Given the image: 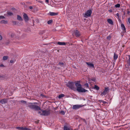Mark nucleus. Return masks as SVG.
<instances>
[{
  "label": "nucleus",
  "instance_id": "4c0bfd02",
  "mask_svg": "<svg viewBox=\"0 0 130 130\" xmlns=\"http://www.w3.org/2000/svg\"><path fill=\"white\" fill-rule=\"evenodd\" d=\"M85 85L87 87H88V84L87 83H86L85 84Z\"/></svg>",
  "mask_w": 130,
  "mask_h": 130
},
{
  "label": "nucleus",
  "instance_id": "e433bc0d",
  "mask_svg": "<svg viewBox=\"0 0 130 130\" xmlns=\"http://www.w3.org/2000/svg\"><path fill=\"white\" fill-rule=\"evenodd\" d=\"M2 37L1 35H0V40H2Z\"/></svg>",
  "mask_w": 130,
  "mask_h": 130
},
{
  "label": "nucleus",
  "instance_id": "4468645a",
  "mask_svg": "<svg viewBox=\"0 0 130 130\" xmlns=\"http://www.w3.org/2000/svg\"><path fill=\"white\" fill-rule=\"evenodd\" d=\"M57 44L59 45H66L65 43L64 42H57Z\"/></svg>",
  "mask_w": 130,
  "mask_h": 130
},
{
  "label": "nucleus",
  "instance_id": "9d476101",
  "mask_svg": "<svg viewBox=\"0 0 130 130\" xmlns=\"http://www.w3.org/2000/svg\"><path fill=\"white\" fill-rule=\"evenodd\" d=\"M49 14L51 16H55L57 15L58 14L57 13L50 12L49 13Z\"/></svg>",
  "mask_w": 130,
  "mask_h": 130
},
{
  "label": "nucleus",
  "instance_id": "a878e982",
  "mask_svg": "<svg viewBox=\"0 0 130 130\" xmlns=\"http://www.w3.org/2000/svg\"><path fill=\"white\" fill-rule=\"evenodd\" d=\"M53 22L52 20H50L48 21L47 22V23L48 24H51Z\"/></svg>",
  "mask_w": 130,
  "mask_h": 130
},
{
  "label": "nucleus",
  "instance_id": "f03ea898",
  "mask_svg": "<svg viewBox=\"0 0 130 130\" xmlns=\"http://www.w3.org/2000/svg\"><path fill=\"white\" fill-rule=\"evenodd\" d=\"M28 106L31 109L34 110H35L38 111L41 110V108L39 106L33 104V103H29Z\"/></svg>",
  "mask_w": 130,
  "mask_h": 130
},
{
  "label": "nucleus",
  "instance_id": "72a5a7b5",
  "mask_svg": "<svg viewBox=\"0 0 130 130\" xmlns=\"http://www.w3.org/2000/svg\"><path fill=\"white\" fill-rule=\"evenodd\" d=\"M11 37L12 38L13 37L15 36V34L14 33H12L11 35Z\"/></svg>",
  "mask_w": 130,
  "mask_h": 130
},
{
  "label": "nucleus",
  "instance_id": "6ab92c4d",
  "mask_svg": "<svg viewBox=\"0 0 130 130\" xmlns=\"http://www.w3.org/2000/svg\"><path fill=\"white\" fill-rule=\"evenodd\" d=\"M7 13L8 15L11 16L13 15V14L12 12L8 11L7 12Z\"/></svg>",
  "mask_w": 130,
  "mask_h": 130
},
{
  "label": "nucleus",
  "instance_id": "f257e3e1",
  "mask_svg": "<svg viewBox=\"0 0 130 130\" xmlns=\"http://www.w3.org/2000/svg\"><path fill=\"white\" fill-rule=\"evenodd\" d=\"M75 85L77 87L76 89L75 88L74 83L73 82H69L66 84L67 86L69 88L75 91L76 90L79 92H84L88 91L82 88L79 81H77L76 82Z\"/></svg>",
  "mask_w": 130,
  "mask_h": 130
},
{
  "label": "nucleus",
  "instance_id": "cd10ccee",
  "mask_svg": "<svg viewBox=\"0 0 130 130\" xmlns=\"http://www.w3.org/2000/svg\"><path fill=\"white\" fill-rule=\"evenodd\" d=\"M13 23L14 25H16L18 23V22L16 21H13L12 22Z\"/></svg>",
  "mask_w": 130,
  "mask_h": 130
},
{
  "label": "nucleus",
  "instance_id": "c756f323",
  "mask_svg": "<svg viewBox=\"0 0 130 130\" xmlns=\"http://www.w3.org/2000/svg\"><path fill=\"white\" fill-rule=\"evenodd\" d=\"M23 130H31L29 128L26 127H24Z\"/></svg>",
  "mask_w": 130,
  "mask_h": 130
},
{
  "label": "nucleus",
  "instance_id": "20e7f679",
  "mask_svg": "<svg viewBox=\"0 0 130 130\" xmlns=\"http://www.w3.org/2000/svg\"><path fill=\"white\" fill-rule=\"evenodd\" d=\"M42 113H41V115L43 116H48L50 114V110H42Z\"/></svg>",
  "mask_w": 130,
  "mask_h": 130
},
{
  "label": "nucleus",
  "instance_id": "f8f14e48",
  "mask_svg": "<svg viewBox=\"0 0 130 130\" xmlns=\"http://www.w3.org/2000/svg\"><path fill=\"white\" fill-rule=\"evenodd\" d=\"M93 88L96 90H98L99 89V87L97 85H95L94 87H93Z\"/></svg>",
  "mask_w": 130,
  "mask_h": 130
},
{
  "label": "nucleus",
  "instance_id": "c85d7f7f",
  "mask_svg": "<svg viewBox=\"0 0 130 130\" xmlns=\"http://www.w3.org/2000/svg\"><path fill=\"white\" fill-rule=\"evenodd\" d=\"M120 6V4H116L115 5V7L116 8H118V7H119Z\"/></svg>",
  "mask_w": 130,
  "mask_h": 130
},
{
  "label": "nucleus",
  "instance_id": "393cba45",
  "mask_svg": "<svg viewBox=\"0 0 130 130\" xmlns=\"http://www.w3.org/2000/svg\"><path fill=\"white\" fill-rule=\"evenodd\" d=\"M8 57L6 56H4L3 58V59L4 60H6L7 59Z\"/></svg>",
  "mask_w": 130,
  "mask_h": 130
},
{
  "label": "nucleus",
  "instance_id": "7c9ffc66",
  "mask_svg": "<svg viewBox=\"0 0 130 130\" xmlns=\"http://www.w3.org/2000/svg\"><path fill=\"white\" fill-rule=\"evenodd\" d=\"M111 38V37L110 36H109L107 37V39L108 40H110Z\"/></svg>",
  "mask_w": 130,
  "mask_h": 130
},
{
  "label": "nucleus",
  "instance_id": "1a4fd4ad",
  "mask_svg": "<svg viewBox=\"0 0 130 130\" xmlns=\"http://www.w3.org/2000/svg\"><path fill=\"white\" fill-rule=\"evenodd\" d=\"M8 102V99H4L1 100L0 101V103L2 104H5L7 103Z\"/></svg>",
  "mask_w": 130,
  "mask_h": 130
},
{
  "label": "nucleus",
  "instance_id": "3c124183",
  "mask_svg": "<svg viewBox=\"0 0 130 130\" xmlns=\"http://www.w3.org/2000/svg\"><path fill=\"white\" fill-rule=\"evenodd\" d=\"M1 77V76H0V77Z\"/></svg>",
  "mask_w": 130,
  "mask_h": 130
},
{
  "label": "nucleus",
  "instance_id": "ea45409f",
  "mask_svg": "<svg viewBox=\"0 0 130 130\" xmlns=\"http://www.w3.org/2000/svg\"><path fill=\"white\" fill-rule=\"evenodd\" d=\"M0 67H4V66L3 64H1L0 65Z\"/></svg>",
  "mask_w": 130,
  "mask_h": 130
},
{
  "label": "nucleus",
  "instance_id": "c9c22d12",
  "mask_svg": "<svg viewBox=\"0 0 130 130\" xmlns=\"http://www.w3.org/2000/svg\"><path fill=\"white\" fill-rule=\"evenodd\" d=\"M128 21L130 24V18L128 19Z\"/></svg>",
  "mask_w": 130,
  "mask_h": 130
},
{
  "label": "nucleus",
  "instance_id": "49530a36",
  "mask_svg": "<svg viewBox=\"0 0 130 130\" xmlns=\"http://www.w3.org/2000/svg\"><path fill=\"white\" fill-rule=\"evenodd\" d=\"M116 15L118 16V17H119V13H117V14H116Z\"/></svg>",
  "mask_w": 130,
  "mask_h": 130
},
{
  "label": "nucleus",
  "instance_id": "09e8293b",
  "mask_svg": "<svg viewBox=\"0 0 130 130\" xmlns=\"http://www.w3.org/2000/svg\"><path fill=\"white\" fill-rule=\"evenodd\" d=\"M38 113H39V114H41V113H41V112H40V111H39L38 112Z\"/></svg>",
  "mask_w": 130,
  "mask_h": 130
},
{
  "label": "nucleus",
  "instance_id": "a18cd8bd",
  "mask_svg": "<svg viewBox=\"0 0 130 130\" xmlns=\"http://www.w3.org/2000/svg\"><path fill=\"white\" fill-rule=\"evenodd\" d=\"M33 103V104H38V103L37 102H34V103Z\"/></svg>",
  "mask_w": 130,
  "mask_h": 130
},
{
  "label": "nucleus",
  "instance_id": "6e6552de",
  "mask_svg": "<svg viewBox=\"0 0 130 130\" xmlns=\"http://www.w3.org/2000/svg\"><path fill=\"white\" fill-rule=\"evenodd\" d=\"M74 34L76 37H79L81 35V34L80 32L77 30L75 31Z\"/></svg>",
  "mask_w": 130,
  "mask_h": 130
},
{
  "label": "nucleus",
  "instance_id": "ddd939ff",
  "mask_svg": "<svg viewBox=\"0 0 130 130\" xmlns=\"http://www.w3.org/2000/svg\"><path fill=\"white\" fill-rule=\"evenodd\" d=\"M121 27L122 30L124 31L126 29L125 27V26L123 24H121Z\"/></svg>",
  "mask_w": 130,
  "mask_h": 130
},
{
  "label": "nucleus",
  "instance_id": "8fccbe9b",
  "mask_svg": "<svg viewBox=\"0 0 130 130\" xmlns=\"http://www.w3.org/2000/svg\"><path fill=\"white\" fill-rule=\"evenodd\" d=\"M33 26H34V20H33Z\"/></svg>",
  "mask_w": 130,
  "mask_h": 130
},
{
  "label": "nucleus",
  "instance_id": "39448f33",
  "mask_svg": "<svg viewBox=\"0 0 130 130\" xmlns=\"http://www.w3.org/2000/svg\"><path fill=\"white\" fill-rule=\"evenodd\" d=\"M109 88L108 87H105V90L103 92L101 93V95L102 96L103 95H106L107 93V92Z\"/></svg>",
  "mask_w": 130,
  "mask_h": 130
},
{
  "label": "nucleus",
  "instance_id": "dca6fc26",
  "mask_svg": "<svg viewBox=\"0 0 130 130\" xmlns=\"http://www.w3.org/2000/svg\"><path fill=\"white\" fill-rule=\"evenodd\" d=\"M8 22L7 21L2 20L1 21V24H6Z\"/></svg>",
  "mask_w": 130,
  "mask_h": 130
},
{
  "label": "nucleus",
  "instance_id": "9b49d317",
  "mask_svg": "<svg viewBox=\"0 0 130 130\" xmlns=\"http://www.w3.org/2000/svg\"><path fill=\"white\" fill-rule=\"evenodd\" d=\"M86 63L87 64V65H88L89 67L91 68L94 67V65L93 64L89 63L88 62H87Z\"/></svg>",
  "mask_w": 130,
  "mask_h": 130
},
{
  "label": "nucleus",
  "instance_id": "423d86ee",
  "mask_svg": "<svg viewBox=\"0 0 130 130\" xmlns=\"http://www.w3.org/2000/svg\"><path fill=\"white\" fill-rule=\"evenodd\" d=\"M82 106L79 105H74L72 107V109H73L76 110L81 107Z\"/></svg>",
  "mask_w": 130,
  "mask_h": 130
},
{
  "label": "nucleus",
  "instance_id": "5701e85b",
  "mask_svg": "<svg viewBox=\"0 0 130 130\" xmlns=\"http://www.w3.org/2000/svg\"><path fill=\"white\" fill-rule=\"evenodd\" d=\"M58 65H60L61 66H63L64 65V63L63 62H59Z\"/></svg>",
  "mask_w": 130,
  "mask_h": 130
},
{
  "label": "nucleus",
  "instance_id": "a19ab883",
  "mask_svg": "<svg viewBox=\"0 0 130 130\" xmlns=\"http://www.w3.org/2000/svg\"><path fill=\"white\" fill-rule=\"evenodd\" d=\"M129 13H130V11H127V13L128 14H129Z\"/></svg>",
  "mask_w": 130,
  "mask_h": 130
},
{
  "label": "nucleus",
  "instance_id": "f704fd0d",
  "mask_svg": "<svg viewBox=\"0 0 130 130\" xmlns=\"http://www.w3.org/2000/svg\"><path fill=\"white\" fill-rule=\"evenodd\" d=\"M101 102H102L104 104H105L106 103V102L105 101H104L103 100H101L100 101Z\"/></svg>",
  "mask_w": 130,
  "mask_h": 130
},
{
  "label": "nucleus",
  "instance_id": "7ed1b4c3",
  "mask_svg": "<svg viewBox=\"0 0 130 130\" xmlns=\"http://www.w3.org/2000/svg\"><path fill=\"white\" fill-rule=\"evenodd\" d=\"M92 13V11L91 9H89L85 13H83V15L84 17L85 18H88L89 17H90L91 14Z\"/></svg>",
  "mask_w": 130,
  "mask_h": 130
},
{
  "label": "nucleus",
  "instance_id": "0eeeda50",
  "mask_svg": "<svg viewBox=\"0 0 130 130\" xmlns=\"http://www.w3.org/2000/svg\"><path fill=\"white\" fill-rule=\"evenodd\" d=\"M23 17L24 20L25 22H27L28 21L29 18L26 14L24 13L23 15Z\"/></svg>",
  "mask_w": 130,
  "mask_h": 130
},
{
  "label": "nucleus",
  "instance_id": "37998d69",
  "mask_svg": "<svg viewBox=\"0 0 130 130\" xmlns=\"http://www.w3.org/2000/svg\"><path fill=\"white\" fill-rule=\"evenodd\" d=\"M14 62V61L13 60H11L10 61V62L11 63H13Z\"/></svg>",
  "mask_w": 130,
  "mask_h": 130
},
{
  "label": "nucleus",
  "instance_id": "412c9836",
  "mask_svg": "<svg viewBox=\"0 0 130 130\" xmlns=\"http://www.w3.org/2000/svg\"><path fill=\"white\" fill-rule=\"evenodd\" d=\"M64 130H70V128L67 127L66 126H65L64 127Z\"/></svg>",
  "mask_w": 130,
  "mask_h": 130
},
{
  "label": "nucleus",
  "instance_id": "c03bdc74",
  "mask_svg": "<svg viewBox=\"0 0 130 130\" xmlns=\"http://www.w3.org/2000/svg\"><path fill=\"white\" fill-rule=\"evenodd\" d=\"M45 2L47 3H49V1L48 0H46Z\"/></svg>",
  "mask_w": 130,
  "mask_h": 130
},
{
  "label": "nucleus",
  "instance_id": "2f4dec72",
  "mask_svg": "<svg viewBox=\"0 0 130 130\" xmlns=\"http://www.w3.org/2000/svg\"><path fill=\"white\" fill-rule=\"evenodd\" d=\"M5 18V17L3 15L0 16V19H4Z\"/></svg>",
  "mask_w": 130,
  "mask_h": 130
},
{
  "label": "nucleus",
  "instance_id": "4be33fe9",
  "mask_svg": "<svg viewBox=\"0 0 130 130\" xmlns=\"http://www.w3.org/2000/svg\"><path fill=\"white\" fill-rule=\"evenodd\" d=\"M23 128L24 127H17L16 128L18 129L23 130Z\"/></svg>",
  "mask_w": 130,
  "mask_h": 130
},
{
  "label": "nucleus",
  "instance_id": "b1692460",
  "mask_svg": "<svg viewBox=\"0 0 130 130\" xmlns=\"http://www.w3.org/2000/svg\"><path fill=\"white\" fill-rule=\"evenodd\" d=\"M64 96V95L63 94H61L59 95L58 96V98H62Z\"/></svg>",
  "mask_w": 130,
  "mask_h": 130
},
{
  "label": "nucleus",
  "instance_id": "f3484780",
  "mask_svg": "<svg viewBox=\"0 0 130 130\" xmlns=\"http://www.w3.org/2000/svg\"><path fill=\"white\" fill-rule=\"evenodd\" d=\"M118 58V56L115 53L114 54L113 56V59L114 60H116Z\"/></svg>",
  "mask_w": 130,
  "mask_h": 130
},
{
  "label": "nucleus",
  "instance_id": "58836bf2",
  "mask_svg": "<svg viewBox=\"0 0 130 130\" xmlns=\"http://www.w3.org/2000/svg\"><path fill=\"white\" fill-rule=\"evenodd\" d=\"M9 43V41H7L5 43L7 45H8Z\"/></svg>",
  "mask_w": 130,
  "mask_h": 130
},
{
  "label": "nucleus",
  "instance_id": "79ce46f5",
  "mask_svg": "<svg viewBox=\"0 0 130 130\" xmlns=\"http://www.w3.org/2000/svg\"><path fill=\"white\" fill-rule=\"evenodd\" d=\"M29 8L30 9H32L33 7L32 6H30L29 7Z\"/></svg>",
  "mask_w": 130,
  "mask_h": 130
},
{
  "label": "nucleus",
  "instance_id": "a211bd4d",
  "mask_svg": "<svg viewBox=\"0 0 130 130\" xmlns=\"http://www.w3.org/2000/svg\"><path fill=\"white\" fill-rule=\"evenodd\" d=\"M17 19L19 21H22L23 20V19L21 16L18 15H17Z\"/></svg>",
  "mask_w": 130,
  "mask_h": 130
},
{
  "label": "nucleus",
  "instance_id": "bb28decb",
  "mask_svg": "<svg viewBox=\"0 0 130 130\" xmlns=\"http://www.w3.org/2000/svg\"><path fill=\"white\" fill-rule=\"evenodd\" d=\"M20 102L22 103H23V104H26V101H23V100L21 101H20Z\"/></svg>",
  "mask_w": 130,
  "mask_h": 130
},
{
  "label": "nucleus",
  "instance_id": "de8ad7c7",
  "mask_svg": "<svg viewBox=\"0 0 130 130\" xmlns=\"http://www.w3.org/2000/svg\"><path fill=\"white\" fill-rule=\"evenodd\" d=\"M109 11L110 12H112V10L110 9L109 10Z\"/></svg>",
  "mask_w": 130,
  "mask_h": 130
},
{
  "label": "nucleus",
  "instance_id": "473e14b6",
  "mask_svg": "<svg viewBox=\"0 0 130 130\" xmlns=\"http://www.w3.org/2000/svg\"><path fill=\"white\" fill-rule=\"evenodd\" d=\"M60 113L63 115H64L65 114V112L63 111H61L60 112Z\"/></svg>",
  "mask_w": 130,
  "mask_h": 130
},
{
  "label": "nucleus",
  "instance_id": "aec40b11",
  "mask_svg": "<svg viewBox=\"0 0 130 130\" xmlns=\"http://www.w3.org/2000/svg\"><path fill=\"white\" fill-rule=\"evenodd\" d=\"M128 59L127 60V62L128 64V66H130V55H128Z\"/></svg>",
  "mask_w": 130,
  "mask_h": 130
},
{
  "label": "nucleus",
  "instance_id": "2eb2a0df",
  "mask_svg": "<svg viewBox=\"0 0 130 130\" xmlns=\"http://www.w3.org/2000/svg\"><path fill=\"white\" fill-rule=\"evenodd\" d=\"M109 24H112L113 22L112 20L110 19H108L107 20Z\"/></svg>",
  "mask_w": 130,
  "mask_h": 130
}]
</instances>
